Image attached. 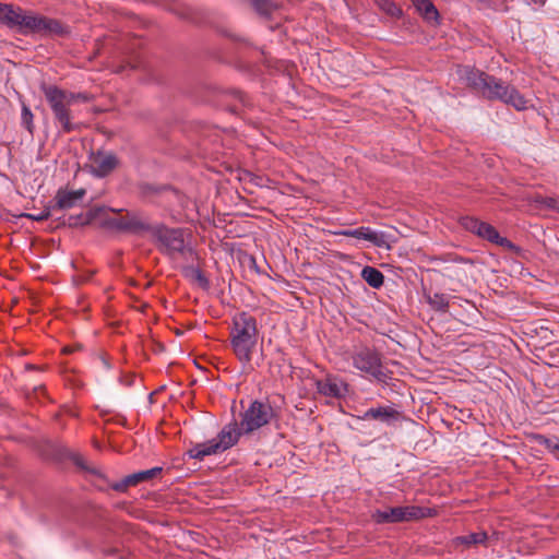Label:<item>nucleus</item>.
I'll use <instances>...</instances> for the list:
<instances>
[{
    "instance_id": "8",
    "label": "nucleus",
    "mask_w": 559,
    "mask_h": 559,
    "mask_svg": "<svg viewBox=\"0 0 559 559\" xmlns=\"http://www.w3.org/2000/svg\"><path fill=\"white\" fill-rule=\"evenodd\" d=\"M275 413L269 402L253 401L241 414L240 426L245 435L269 425Z\"/></svg>"
},
{
    "instance_id": "31",
    "label": "nucleus",
    "mask_w": 559,
    "mask_h": 559,
    "mask_svg": "<svg viewBox=\"0 0 559 559\" xmlns=\"http://www.w3.org/2000/svg\"><path fill=\"white\" fill-rule=\"evenodd\" d=\"M381 7L392 16H399L402 13L401 9L390 0H384Z\"/></svg>"
},
{
    "instance_id": "25",
    "label": "nucleus",
    "mask_w": 559,
    "mask_h": 559,
    "mask_svg": "<svg viewBox=\"0 0 559 559\" xmlns=\"http://www.w3.org/2000/svg\"><path fill=\"white\" fill-rule=\"evenodd\" d=\"M33 119H34V116H33L31 109L26 105H23L22 112H21V123L31 134H33V132H34Z\"/></svg>"
},
{
    "instance_id": "7",
    "label": "nucleus",
    "mask_w": 559,
    "mask_h": 559,
    "mask_svg": "<svg viewBox=\"0 0 559 559\" xmlns=\"http://www.w3.org/2000/svg\"><path fill=\"white\" fill-rule=\"evenodd\" d=\"M21 34H39V35H62L66 33L63 25L53 19L31 12H22L17 28Z\"/></svg>"
},
{
    "instance_id": "21",
    "label": "nucleus",
    "mask_w": 559,
    "mask_h": 559,
    "mask_svg": "<svg viewBox=\"0 0 559 559\" xmlns=\"http://www.w3.org/2000/svg\"><path fill=\"white\" fill-rule=\"evenodd\" d=\"M427 302L436 311L445 312L449 308V298L445 294L435 293L427 296Z\"/></svg>"
},
{
    "instance_id": "20",
    "label": "nucleus",
    "mask_w": 559,
    "mask_h": 559,
    "mask_svg": "<svg viewBox=\"0 0 559 559\" xmlns=\"http://www.w3.org/2000/svg\"><path fill=\"white\" fill-rule=\"evenodd\" d=\"M185 274L192 283L197 284L199 287L203 289H207L210 287V281L199 267H187Z\"/></svg>"
},
{
    "instance_id": "3",
    "label": "nucleus",
    "mask_w": 559,
    "mask_h": 559,
    "mask_svg": "<svg viewBox=\"0 0 559 559\" xmlns=\"http://www.w3.org/2000/svg\"><path fill=\"white\" fill-rule=\"evenodd\" d=\"M43 92L62 132L70 133L76 130L79 124L72 121L70 107L78 100H86L87 97L84 94L68 92L55 85L44 86Z\"/></svg>"
},
{
    "instance_id": "24",
    "label": "nucleus",
    "mask_w": 559,
    "mask_h": 559,
    "mask_svg": "<svg viewBox=\"0 0 559 559\" xmlns=\"http://www.w3.org/2000/svg\"><path fill=\"white\" fill-rule=\"evenodd\" d=\"M417 10L427 21H437L439 17L438 10L430 0H428L424 5H420Z\"/></svg>"
},
{
    "instance_id": "2",
    "label": "nucleus",
    "mask_w": 559,
    "mask_h": 559,
    "mask_svg": "<svg viewBox=\"0 0 559 559\" xmlns=\"http://www.w3.org/2000/svg\"><path fill=\"white\" fill-rule=\"evenodd\" d=\"M234 355L241 364L245 373L252 372L260 366L261 359H254L258 347L257 320L248 312H240L233 318L229 333Z\"/></svg>"
},
{
    "instance_id": "23",
    "label": "nucleus",
    "mask_w": 559,
    "mask_h": 559,
    "mask_svg": "<svg viewBox=\"0 0 559 559\" xmlns=\"http://www.w3.org/2000/svg\"><path fill=\"white\" fill-rule=\"evenodd\" d=\"M136 481L133 477V474L126 476L123 479L119 481L111 483L109 487L118 492H126L129 487L136 486Z\"/></svg>"
},
{
    "instance_id": "4",
    "label": "nucleus",
    "mask_w": 559,
    "mask_h": 559,
    "mask_svg": "<svg viewBox=\"0 0 559 559\" xmlns=\"http://www.w3.org/2000/svg\"><path fill=\"white\" fill-rule=\"evenodd\" d=\"M243 435L240 424L236 420L225 425L217 437L203 443H198L189 450L192 459L202 461L205 456L224 452L234 447Z\"/></svg>"
},
{
    "instance_id": "30",
    "label": "nucleus",
    "mask_w": 559,
    "mask_h": 559,
    "mask_svg": "<svg viewBox=\"0 0 559 559\" xmlns=\"http://www.w3.org/2000/svg\"><path fill=\"white\" fill-rule=\"evenodd\" d=\"M539 443L543 444L548 451L559 454V440L557 438L542 437V441Z\"/></svg>"
},
{
    "instance_id": "28",
    "label": "nucleus",
    "mask_w": 559,
    "mask_h": 559,
    "mask_svg": "<svg viewBox=\"0 0 559 559\" xmlns=\"http://www.w3.org/2000/svg\"><path fill=\"white\" fill-rule=\"evenodd\" d=\"M103 209L102 207H97V209H93L91 210L86 216H83V215H80L78 217H75V222L74 223H71V225H78V224H82V225H85V224H88L91 223L97 215L99 212H102Z\"/></svg>"
},
{
    "instance_id": "33",
    "label": "nucleus",
    "mask_w": 559,
    "mask_h": 559,
    "mask_svg": "<svg viewBox=\"0 0 559 559\" xmlns=\"http://www.w3.org/2000/svg\"><path fill=\"white\" fill-rule=\"evenodd\" d=\"M428 0H412L413 4L418 9L420 5H424Z\"/></svg>"
},
{
    "instance_id": "26",
    "label": "nucleus",
    "mask_w": 559,
    "mask_h": 559,
    "mask_svg": "<svg viewBox=\"0 0 559 559\" xmlns=\"http://www.w3.org/2000/svg\"><path fill=\"white\" fill-rule=\"evenodd\" d=\"M160 472H162V467H153V468H150L146 471H140V472L133 473V477H134L136 484H140V483H143V481L154 478Z\"/></svg>"
},
{
    "instance_id": "34",
    "label": "nucleus",
    "mask_w": 559,
    "mask_h": 559,
    "mask_svg": "<svg viewBox=\"0 0 559 559\" xmlns=\"http://www.w3.org/2000/svg\"><path fill=\"white\" fill-rule=\"evenodd\" d=\"M531 1L536 3V4H544L545 3V0H531Z\"/></svg>"
},
{
    "instance_id": "9",
    "label": "nucleus",
    "mask_w": 559,
    "mask_h": 559,
    "mask_svg": "<svg viewBox=\"0 0 559 559\" xmlns=\"http://www.w3.org/2000/svg\"><path fill=\"white\" fill-rule=\"evenodd\" d=\"M430 515V509L417 506L394 507L384 510H376L372 519L378 524L401 523L419 520Z\"/></svg>"
},
{
    "instance_id": "32",
    "label": "nucleus",
    "mask_w": 559,
    "mask_h": 559,
    "mask_svg": "<svg viewBox=\"0 0 559 559\" xmlns=\"http://www.w3.org/2000/svg\"><path fill=\"white\" fill-rule=\"evenodd\" d=\"M51 211H53L52 206H49L41 211L38 214H26L25 216L37 222L46 221L50 217Z\"/></svg>"
},
{
    "instance_id": "17",
    "label": "nucleus",
    "mask_w": 559,
    "mask_h": 559,
    "mask_svg": "<svg viewBox=\"0 0 559 559\" xmlns=\"http://www.w3.org/2000/svg\"><path fill=\"white\" fill-rule=\"evenodd\" d=\"M23 10L12 4L0 3V23L10 28H17Z\"/></svg>"
},
{
    "instance_id": "13",
    "label": "nucleus",
    "mask_w": 559,
    "mask_h": 559,
    "mask_svg": "<svg viewBox=\"0 0 559 559\" xmlns=\"http://www.w3.org/2000/svg\"><path fill=\"white\" fill-rule=\"evenodd\" d=\"M106 225L110 228L121 230V231H131L138 233L142 230H147L148 226L144 223L139 216L134 214H128L126 216H116L108 218L106 221Z\"/></svg>"
},
{
    "instance_id": "5",
    "label": "nucleus",
    "mask_w": 559,
    "mask_h": 559,
    "mask_svg": "<svg viewBox=\"0 0 559 559\" xmlns=\"http://www.w3.org/2000/svg\"><path fill=\"white\" fill-rule=\"evenodd\" d=\"M352 365L361 373L381 384H388L391 379L390 371L384 367L381 354L371 347L361 346L353 352Z\"/></svg>"
},
{
    "instance_id": "29",
    "label": "nucleus",
    "mask_w": 559,
    "mask_h": 559,
    "mask_svg": "<svg viewBox=\"0 0 559 559\" xmlns=\"http://www.w3.org/2000/svg\"><path fill=\"white\" fill-rule=\"evenodd\" d=\"M536 202L544 207L559 211V200L556 198L539 197L536 199Z\"/></svg>"
},
{
    "instance_id": "18",
    "label": "nucleus",
    "mask_w": 559,
    "mask_h": 559,
    "mask_svg": "<svg viewBox=\"0 0 559 559\" xmlns=\"http://www.w3.org/2000/svg\"><path fill=\"white\" fill-rule=\"evenodd\" d=\"M362 280L372 288H380L384 282V275L373 266H365L361 270Z\"/></svg>"
},
{
    "instance_id": "16",
    "label": "nucleus",
    "mask_w": 559,
    "mask_h": 559,
    "mask_svg": "<svg viewBox=\"0 0 559 559\" xmlns=\"http://www.w3.org/2000/svg\"><path fill=\"white\" fill-rule=\"evenodd\" d=\"M477 236L496 243L502 248L513 249L514 245L506 237H501L498 230L490 224L481 222Z\"/></svg>"
},
{
    "instance_id": "12",
    "label": "nucleus",
    "mask_w": 559,
    "mask_h": 559,
    "mask_svg": "<svg viewBox=\"0 0 559 559\" xmlns=\"http://www.w3.org/2000/svg\"><path fill=\"white\" fill-rule=\"evenodd\" d=\"M118 166L116 155L111 153H97L91 157L90 171L96 177H105Z\"/></svg>"
},
{
    "instance_id": "14",
    "label": "nucleus",
    "mask_w": 559,
    "mask_h": 559,
    "mask_svg": "<svg viewBox=\"0 0 559 559\" xmlns=\"http://www.w3.org/2000/svg\"><path fill=\"white\" fill-rule=\"evenodd\" d=\"M359 418L362 420H377L391 426L401 418V413L391 405H380L367 409Z\"/></svg>"
},
{
    "instance_id": "15",
    "label": "nucleus",
    "mask_w": 559,
    "mask_h": 559,
    "mask_svg": "<svg viewBox=\"0 0 559 559\" xmlns=\"http://www.w3.org/2000/svg\"><path fill=\"white\" fill-rule=\"evenodd\" d=\"M85 189H59L55 197L53 210H69L74 207L85 195Z\"/></svg>"
},
{
    "instance_id": "11",
    "label": "nucleus",
    "mask_w": 559,
    "mask_h": 559,
    "mask_svg": "<svg viewBox=\"0 0 559 559\" xmlns=\"http://www.w3.org/2000/svg\"><path fill=\"white\" fill-rule=\"evenodd\" d=\"M337 235L366 240L380 248L389 247L386 235L370 227L361 226L355 229H344L338 231Z\"/></svg>"
},
{
    "instance_id": "19",
    "label": "nucleus",
    "mask_w": 559,
    "mask_h": 559,
    "mask_svg": "<svg viewBox=\"0 0 559 559\" xmlns=\"http://www.w3.org/2000/svg\"><path fill=\"white\" fill-rule=\"evenodd\" d=\"M488 539L486 532H476L463 536H457L454 542L455 544L471 547L474 545H485Z\"/></svg>"
},
{
    "instance_id": "1",
    "label": "nucleus",
    "mask_w": 559,
    "mask_h": 559,
    "mask_svg": "<svg viewBox=\"0 0 559 559\" xmlns=\"http://www.w3.org/2000/svg\"><path fill=\"white\" fill-rule=\"evenodd\" d=\"M456 73L460 80L490 100H500L516 110H525L528 107V99L501 79L469 66H459Z\"/></svg>"
},
{
    "instance_id": "10",
    "label": "nucleus",
    "mask_w": 559,
    "mask_h": 559,
    "mask_svg": "<svg viewBox=\"0 0 559 559\" xmlns=\"http://www.w3.org/2000/svg\"><path fill=\"white\" fill-rule=\"evenodd\" d=\"M316 389L319 394L325 397L341 400L347 395L349 384L337 376L326 374L316 381Z\"/></svg>"
},
{
    "instance_id": "27",
    "label": "nucleus",
    "mask_w": 559,
    "mask_h": 559,
    "mask_svg": "<svg viewBox=\"0 0 559 559\" xmlns=\"http://www.w3.org/2000/svg\"><path fill=\"white\" fill-rule=\"evenodd\" d=\"M461 224L466 230L477 235L481 225V221L475 217L466 216L461 219Z\"/></svg>"
},
{
    "instance_id": "6",
    "label": "nucleus",
    "mask_w": 559,
    "mask_h": 559,
    "mask_svg": "<svg viewBox=\"0 0 559 559\" xmlns=\"http://www.w3.org/2000/svg\"><path fill=\"white\" fill-rule=\"evenodd\" d=\"M147 230L153 236L162 253L174 257L186 251L187 245L182 229L168 228L165 225L158 224L148 226Z\"/></svg>"
},
{
    "instance_id": "22",
    "label": "nucleus",
    "mask_w": 559,
    "mask_h": 559,
    "mask_svg": "<svg viewBox=\"0 0 559 559\" xmlns=\"http://www.w3.org/2000/svg\"><path fill=\"white\" fill-rule=\"evenodd\" d=\"M250 2L260 15L267 16L276 9L274 0H250Z\"/></svg>"
}]
</instances>
